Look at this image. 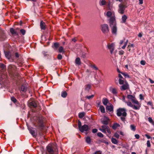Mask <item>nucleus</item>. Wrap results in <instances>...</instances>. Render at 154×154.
<instances>
[{
  "mask_svg": "<svg viewBox=\"0 0 154 154\" xmlns=\"http://www.w3.org/2000/svg\"><path fill=\"white\" fill-rule=\"evenodd\" d=\"M6 68H0V83L3 85L8 82V76L5 71Z\"/></svg>",
  "mask_w": 154,
  "mask_h": 154,
  "instance_id": "nucleus-1",
  "label": "nucleus"
},
{
  "mask_svg": "<svg viewBox=\"0 0 154 154\" xmlns=\"http://www.w3.org/2000/svg\"><path fill=\"white\" fill-rule=\"evenodd\" d=\"M46 154H58L57 149L53 145L49 144L46 147Z\"/></svg>",
  "mask_w": 154,
  "mask_h": 154,
  "instance_id": "nucleus-2",
  "label": "nucleus"
},
{
  "mask_svg": "<svg viewBox=\"0 0 154 154\" xmlns=\"http://www.w3.org/2000/svg\"><path fill=\"white\" fill-rule=\"evenodd\" d=\"M11 68H9L8 69V71L9 74V75L11 78L12 79L16 80L19 78V74L17 72L14 71L12 70Z\"/></svg>",
  "mask_w": 154,
  "mask_h": 154,
  "instance_id": "nucleus-3",
  "label": "nucleus"
},
{
  "mask_svg": "<svg viewBox=\"0 0 154 154\" xmlns=\"http://www.w3.org/2000/svg\"><path fill=\"white\" fill-rule=\"evenodd\" d=\"M106 15L107 17L110 18L109 19V23L116 21L115 15L114 12L108 11Z\"/></svg>",
  "mask_w": 154,
  "mask_h": 154,
  "instance_id": "nucleus-4",
  "label": "nucleus"
},
{
  "mask_svg": "<svg viewBox=\"0 0 154 154\" xmlns=\"http://www.w3.org/2000/svg\"><path fill=\"white\" fill-rule=\"evenodd\" d=\"M109 26L111 28L112 32V34L116 35L117 34V27L116 21H113L109 23Z\"/></svg>",
  "mask_w": 154,
  "mask_h": 154,
  "instance_id": "nucleus-5",
  "label": "nucleus"
},
{
  "mask_svg": "<svg viewBox=\"0 0 154 154\" xmlns=\"http://www.w3.org/2000/svg\"><path fill=\"white\" fill-rule=\"evenodd\" d=\"M126 109L124 108H119L117 110V116H126L127 115Z\"/></svg>",
  "mask_w": 154,
  "mask_h": 154,
  "instance_id": "nucleus-6",
  "label": "nucleus"
},
{
  "mask_svg": "<svg viewBox=\"0 0 154 154\" xmlns=\"http://www.w3.org/2000/svg\"><path fill=\"white\" fill-rule=\"evenodd\" d=\"M100 29L104 34L107 33L109 32L108 26L107 24H103L101 25Z\"/></svg>",
  "mask_w": 154,
  "mask_h": 154,
  "instance_id": "nucleus-7",
  "label": "nucleus"
},
{
  "mask_svg": "<svg viewBox=\"0 0 154 154\" xmlns=\"http://www.w3.org/2000/svg\"><path fill=\"white\" fill-rule=\"evenodd\" d=\"M127 97L133 103L136 105H140L139 102L137 100L135 97L131 95L128 94L127 96Z\"/></svg>",
  "mask_w": 154,
  "mask_h": 154,
  "instance_id": "nucleus-8",
  "label": "nucleus"
},
{
  "mask_svg": "<svg viewBox=\"0 0 154 154\" xmlns=\"http://www.w3.org/2000/svg\"><path fill=\"white\" fill-rule=\"evenodd\" d=\"M126 8V7L125 5L122 4H120L119 5L118 12L121 14H124Z\"/></svg>",
  "mask_w": 154,
  "mask_h": 154,
  "instance_id": "nucleus-9",
  "label": "nucleus"
},
{
  "mask_svg": "<svg viewBox=\"0 0 154 154\" xmlns=\"http://www.w3.org/2000/svg\"><path fill=\"white\" fill-rule=\"evenodd\" d=\"M125 103L128 106L131 107L133 109L135 110H139L140 107V105H133L131 103L130 101L126 102Z\"/></svg>",
  "mask_w": 154,
  "mask_h": 154,
  "instance_id": "nucleus-10",
  "label": "nucleus"
},
{
  "mask_svg": "<svg viewBox=\"0 0 154 154\" xmlns=\"http://www.w3.org/2000/svg\"><path fill=\"white\" fill-rule=\"evenodd\" d=\"M90 128L88 125L85 124L82 125L79 129L82 132H83L84 131H89Z\"/></svg>",
  "mask_w": 154,
  "mask_h": 154,
  "instance_id": "nucleus-11",
  "label": "nucleus"
},
{
  "mask_svg": "<svg viewBox=\"0 0 154 154\" xmlns=\"http://www.w3.org/2000/svg\"><path fill=\"white\" fill-rule=\"evenodd\" d=\"M28 105L29 107H32L34 108H36L37 106V103L34 100H29L28 102Z\"/></svg>",
  "mask_w": 154,
  "mask_h": 154,
  "instance_id": "nucleus-12",
  "label": "nucleus"
},
{
  "mask_svg": "<svg viewBox=\"0 0 154 154\" xmlns=\"http://www.w3.org/2000/svg\"><path fill=\"white\" fill-rule=\"evenodd\" d=\"M6 36L4 31L0 28V40H4Z\"/></svg>",
  "mask_w": 154,
  "mask_h": 154,
  "instance_id": "nucleus-13",
  "label": "nucleus"
},
{
  "mask_svg": "<svg viewBox=\"0 0 154 154\" xmlns=\"http://www.w3.org/2000/svg\"><path fill=\"white\" fill-rule=\"evenodd\" d=\"M107 47L110 50V53L112 54L114 49V44L113 43H109L107 45Z\"/></svg>",
  "mask_w": 154,
  "mask_h": 154,
  "instance_id": "nucleus-14",
  "label": "nucleus"
},
{
  "mask_svg": "<svg viewBox=\"0 0 154 154\" xmlns=\"http://www.w3.org/2000/svg\"><path fill=\"white\" fill-rule=\"evenodd\" d=\"M29 132L33 137H35L36 136L37 134L35 130H34L33 128H28Z\"/></svg>",
  "mask_w": 154,
  "mask_h": 154,
  "instance_id": "nucleus-15",
  "label": "nucleus"
},
{
  "mask_svg": "<svg viewBox=\"0 0 154 154\" xmlns=\"http://www.w3.org/2000/svg\"><path fill=\"white\" fill-rule=\"evenodd\" d=\"M109 119L106 117H104L101 119V122L103 124L107 125L108 123Z\"/></svg>",
  "mask_w": 154,
  "mask_h": 154,
  "instance_id": "nucleus-16",
  "label": "nucleus"
},
{
  "mask_svg": "<svg viewBox=\"0 0 154 154\" xmlns=\"http://www.w3.org/2000/svg\"><path fill=\"white\" fill-rule=\"evenodd\" d=\"M108 127L106 125H103L101 126V128H100L99 130L101 131L102 132L106 133V129Z\"/></svg>",
  "mask_w": 154,
  "mask_h": 154,
  "instance_id": "nucleus-17",
  "label": "nucleus"
},
{
  "mask_svg": "<svg viewBox=\"0 0 154 154\" xmlns=\"http://www.w3.org/2000/svg\"><path fill=\"white\" fill-rule=\"evenodd\" d=\"M46 24L43 21H41L40 23V26L42 30L46 29Z\"/></svg>",
  "mask_w": 154,
  "mask_h": 154,
  "instance_id": "nucleus-18",
  "label": "nucleus"
},
{
  "mask_svg": "<svg viewBox=\"0 0 154 154\" xmlns=\"http://www.w3.org/2000/svg\"><path fill=\"white\" fill-rule=\"evenodd\" d=\"M109 90L114 95H116L117 93V89L115 88L110 87L109 88Z\"/></svg>",
  "mask_w": 154,
  "mask_h": 154,
  "instance_id": "nucleus-19",
  "label": "nucleus"
},
{
  "mask_svg": "<svg viewBox=\"0 0 154 154\" xmlns=\"http://www.w3.org/2000/svg\"><path fill=\"white\" fill-rule=\"evenodd\" d=\"M117 71L118 72L120 73H121L122 74L125 78H129V75L126 73H123L121 72L119 69V68H117Z\"/></svg>",
  "mask_w": 154,
  "mask_h": 154,
  "instance_id": "nucleus-20",
  "label": "nucleus"
},
{
  "mask_svg": "<svg viewBox=\"0 0 154 154\" xmlns=\"http://www.w3.org/2000/svg\"><path fill=\"white\" fill-rule=\"evenodd\" d=\"M91 85L90 84H87L84 87V89L86 91H88L91 88Z\"/></svg>",
  "mask_w": 154,
  "mask_h": 154,
  "instance_id": "nucleus-21",
  "label": "nucleus"
},
{
  "mask_svg": "<svg viewBox=\"0 0 154 154\" xmlns=\"http://www.w3.org/2000/svg\"><path fill=\"white\" fill-rule=\"evenodd\" d=\"M103 104L104 105H106L109 103V100L106 98H103L102 100Z\"/></svg>",
  "mask_w": 154,
  "mask_h": 154,
  "instance_id": "nucleus-22",
  "label": "nucleus"
},
{
  "mask_svg": "<svg viewBox=\"0 0 154 154\" xmlns=\"http://www.w3.org/2000/svg\"><path fill=\"white\" fill-rule=\"evenodd\" d=\"M59 47V44L57 42L54 43V45L52 46V47L54 50H57Z\"/></svg>",
  "mask_w": 154,
  "mask_h": 154,
  "instance_id": "nucleus-23",
  "label": "nucleus"
},
{
  "mask_svg": "<svg viewBox=\"0 0 154 154\" xmlns=\"http://www.w3.org/2000/svg\"><path fill=\"white\" fill-rule=\"evenodd\" d=\"M106 109L108 111L111 112L113 110V106L112 104H111L110 106H107L106 107Z\"/></svg>",
  "mask_w": 154,
  "mask_h": 154,
  "instance_id": "nucleus-24",
  "label": "nucleus"
},
{
  "mask_svg": "<svg viewBox=\"0 0 154 154\" xmlns=\"http://www.w3.org/2000/svg\"><path fill=\"white\" fill-rule=\"evenodd\" d=\"M127 18V16L125 15H123L122 18V23H125L126 22V20Z\"/></svg>",
  "mask_w": 154,
  "mask_h": 154,
  "instance_id": "nucleus-25",
  "label": "nucleus"
},
{
  "mask_svg": "<svg viewBox=\"0 0 154 154\" xmlns=\"http://www.w3.org/2000/svg\"><path fill=\"white\" fill-rule=\"evenodd\" d=\"M27 90V88L23 85L21 86V90L20 91H22L23 92L25 93Z\"/></svg>",
  "mask_w": 154,
  "mask_h": 154,
  "instance_id": "nucleus-26",
  "label": "nucleus"
},
{
  "mask_svg": "<svg viewBox=\"0 0 154 154\" xmlns=\"http://www.w3.org/2000/svg\"><path fill=\"white\" fill-rule=\"evenodd\" d=\"M120 125L119 124L115 123L112 126V128L114 130L116 129L118 127H119Z\"/></svg>",
  "mask_w": 154,
  "mask_h": 154,
  "instance_id": "nucleus-27",
  "label": "nucleus"
},
{
  "mask_svg": "<svg viewBox=\"0 0 154 154\" xmlns=\"http://www.w3.org/2000/svg\"><path fill=\"white\" fill-rule=\"evenodd\" d=\"M106 2L105 0H100L99 1V5L100 6L105 5Z\"/></svg>",
  "mask_w": 154,
  "mask_h": 154,
  "instance_id": "nucleus-28",
  "label": "nucleus"
},
{
  "mask_svg": "<svg viewBox=\"0 0 154 154\" xmlns=\"http://www.w3.org/2000/svg\"><path fill=\"white\" fill-rule=\"evenodd\" d=\"M128 88L127 85H123L121 87L120 89L121 90H125Z\"/></svg>",
  "mask_w": 154,
  "mask_h": 154,
  "instance_id": "nucleus-29",
  "label": "nucleus"
},
{
  "mask_svg": "<svg viewBox=\"0 0 154 154\" xmlns=\"http://www.w3.org/2000/svg\"><path fill=\"white\" fill-rule=\"evenodd\" d=\"M114 137L118 139L119 137V131L116 132L114 134Z\"/></svg>",
  "mask_w": 154,
  "mask_h": 154,
  "instance_id": "nucleus-30",
  "label": "nucleus"
},
{
  "mask_svg": "<svg viewBox=\"0 0 154 154\" xmlns=\"http://www.w3.org/2000/svg\"><path fill=\"white\" fill-rule=\"evenodd\" d=\"M86 142L88 144H90L91 142V139L90 137L89 136L86 137L85 138Z\"/></svg>",
  "mask_w": 154,
  "mask_h": 154,
  "instance_id": "nucleus-31",
  "label": "nucleus"
},
{
  "mask_svg": "<svg viewBox=\"0 0 154 154\" xmlns=\"http://www.w3.org/2000/svg\"><path fill=\"white\" fill-rule=\"evenodd\" d=\"M111 141L112 143L114 144H117L118 143L117 140L113 137H112L111 138Z\"/></svg>",
  "mask_w": 154,
  "mask_h": 154,
  "instance_id": "nucleus-32",
  "label": "nucleus"
},
{
  "mask_svg": "<svg viewBox=\"0 0 154 154\" xmlns=\"http://www.w3.org/2000/svg\"><path fill=\"white\" fill-rule=\"evenodd\" d=\"M100 111L103 113H104L105 112V108L103 106H101L100 107Z\"/></svg>",
  "mask_w": 154,
  "mask_h": 154,
  "instance_id": "nucleus-33",
  "label": "nucleus"
},
{
  "mask_svg": "<svg viewBox=\"0 0 154 154\" xmlns=\"http://www.w3.org/2000/svg\"><path fill=\"white\" fill-rule=\"evenodd\" d=\"M130 128L133 131H134L136 130V126L134 125L131 124L130 125Z\"/></svg>",
  "mask_w": 154,
  "mask_h": 154,
  "instance_id": "nucleus-34",
  "label": "nucleus"
},
{
  "mask_svg": "<svg viewBox=\"0 0 154 154\" xmlns=\"http://www.w3.org/2000/svg\"><path fill=\"white\" fill-rule=\"evenodd\" d=\"M67 94L66 92L65 91H64L62 92L61 96L62 97L65 98L67 96Z\"/></svg>",
  "mask_w": 154,
  "mask_h": 154,
  "instance_id": "nucleus-35",
  "label": "nucleus"
},
{
  "mask_svg": "<svg viewBox=\"0 0 154 154\" xmlns=\"http://www.w3.org/2000/svg\"><path fill=\"white\" fill-rule=\"evenodd\" d=\"M10 32L12 34H16L17 32L13 28H11L10 29Z\"/></svg>",
  "mask_w": 154,
  "mask_h": 154,
  "instance_id": "nucleus-36",
  "label": "nucleus"
},
{
  "mask_svg": "<svg viewBox=\"0 0 154 154\" xmlns=\"http://www.w3.org/2000/svg\"><path fill=\"white\" fill-rule=\"evenodd\" d=\"M85 115V113L84 112H80L79 113V116L80 118H83Z\"/></svg>",
  "mask_w": 154,
  "mask_h": 154,
  "instance_id": "nucleus-37",
  "label": "nucleus"
},
{
  "mask_svg": "<svg viewBox=\"0 0 154 154\" xmlns=\"http://www.w3.org/2000/svg\"><path fill=\"white\" fill-rule=\"evenodd\" d=\"M75 63L76 64L79 65L80 64V59L79 58H77L75 60Z\"/></svg>",
  "mask_w": 154,
  "mask_h": 154,
  "instance_id": "nucleus-38",
  "label": "nucleus"
},
{
  "mask_svg": "<svg viewBox=\"0 0 154 154\" xmlns=\"http://www.w3.org/2000/svg\"><path fill=\"white\" fill-rule=\"evenodd\" d=\"M148 120L149 122L152 125H154V122L153 121L152 118L151 117H149L148 118Z\"/></svg>",
  "mask_w": 154,
  "mask_h": 154,
  "instance_id": "nucleus-39",
  "label": "nucleus"
},
{
  "mask_svg": "<svg viewBox=\"0 0 154 154\" xmlns=\"http://www.w3.org/2000/svg\"><path fill=\"white\" fill-rule=\"evenodd\" d=\"M5 54L6 57L8 59H10L11 56L10 55V53L9 52H5Z\"/></svg>",
  "mask_w": 154,
  "mask_h": 154,
  "instance_id": "nucleus-40",
  "label": "nucleus"
},
{
  "mask_svg": "<svg viewBox=\"0 0 154 154\" xmlns=\"http://www.w3.org/2000/svg\"><path fill=\"white\" fill-rule=\"evenodd\" d=\"M119 83L120 85H122L124 83V80L123 79H119Z\"/></svg>",
  "mask_w": 154,
  "mask_h": 154,
  "instance_id": "nucleus-41",
  "label": "nucleus"
},
{
  "mask_svg": "<svg viewBox=\"0 0 154 154\" xmlns=\"http://www.w3.org/2000/svg\"><path fill=\"white\" fill-rule=\"evenodd\" d=\"M58 50L59 52L60 53H63L64 52L63 50V48L62 46H60L59 47Z\"/></svg>",
  "mask_w": 154,
  "mask_h": 154,
  "instance_id": "nucleus-42",
  "label": "nucleus"
},
{
  "mask_svg": "<svg viewBox=\"0 0 154 154\" xmlns=\"http://www.w3.org/2000/svg\"><path fill=\"white\" fill-rule=\"evenodd\" d=\"M20 32L23 35H24L26 33V31L25 29H22L20 30Z\"/></svg>",
  "mask_w": 154,
  "mask_h": 154,
  "instance_id": "nucleus-43",
  "label": "nucleus"
},
{
  "mask_svg": "<svg viewBox=\"0 0 154 154\" xmlns=\"http://www.w3.org/2000/svg\"><path fill=\"white\" fill-rule=\"evenodd\" d=\"M94 97V95H92L90 96H86V97L88 99H90L91 98H93Z\"/></svg>",
  "mask_w": 154,
  "mask_h": 154,
  "instance_id": "nucleus-44",
  "label": "nucleus"
},
{
  "mask_svg": "<svg viewBox=\"0 0 154 154\" xmlns=\"http://www.w3.org/2000/svg\"><path fill=\"white\" fill-rule=\"evenodd\" d=\"M78 126L79 128H79L82 127V123L80 121H78Z\"/></svg>",
  "mask_w": 154,
  "mask_h": 154,
  "instance_id": "nucleus-45",
  "label": "nucleus"
},
{
  "mask_svg": "<svg viewBox=\"0 0 154 154\" xmlns=\"http://www.w3.org/2000/svg\"><path fill=\"white\" fill-rule=\"evenodd\" d=\"M97 135L98 136L101 137H103V134L100 132L98 133L97 134Z\"/></svg>",
  "mask_w": 154,
  "mask_h": 154,
  "instance_id": "nucleus-46",
  "label": "nucleus"
},
{
  "mask_svg": "<svg viewBox=\"0 0 154 154\" xmlns=\"http://www.w3.org/2000/svg\"><path fill=\"white\" fill-rule=\"evenodd\" d=\"M11 100L13 102H14V103H16V102L17 101V100H16V99L14 97H11Z\"/></svg>",
  "mask_w": 154,
  "mask_h": 154,
  "instance_id": "nucleus-47",
  "label": "nucleus"
},
{
  "mask_svg": "<svg viewBox=\"0 0 154 154\" xmlns=\"http://www.w3.org/2000/svg\"><path fill=\"white\" fill-rule=\"evenodd\" d=\"M146 144L147 147H149L151 146V144L149 140H148L147 141Z\"/></svg>",
  "mask_w": 154,
  "mask_h": 154,
  "instance_id": "nucleus-48",
  "label": "nucleus"
},
{
  "mask_svg": "<svg viewBox=\"0 0 154 154\" xmlns=\"http://www.w3.org/2000/svg\"><path fill=\"white\" fill-rule=\"evenodd\" d=\"M94 154H102V152L100 150L97 151L95 152Z\"/></svg>",
  "mask_w": 154,
  "mask_h": 154,
  "instance_id": "nucleus-49",
  "label": "nucleus"
},
{
  "mask_svg": "<svg viewBox=\"0 0 154 154\" xmlns=\"http://www.w3.org/2000/svg\"><path fill=\"white\" fill-rule=\"evenodd\" d=\"M62 56L60 54H59L57 56V58L59 60H61L62 59Z\"/></svg>",
  "mask_w": 154,
  "mask_h": 154,
  "instance_id": "nucleus-50",
  "label": "nucleus"
},
{
  "mask_svg": "<svg viewBox=\"0 0 154 154\" xmlns=\"http://www.w3.org/2000/svg\"><path fill=\"white\" fill-rule=\"evenodd\" d=\"M90 67H97V66H95V64H90Z\"/></svg>",
  "mask_w": 154,
  "mask_h": 154,
  "instance_id": "nucleus-51",
  "label": "nucleus"
},
{
  "mask_svg": "<svg viewBox=\"0 0 154 154\" xmlns=\"http://www.w3.org/2000/svg\"><path fill=\"white\" fill-rule=\"evenodd\" d=\"M145 63L146 62L144 60H142L140 61V64L142 65H145Z\"/></svg>",
  "mask_w": 154,
  "mask_h": 154,
  "instance_id": "nucleus-52",
  "label": "nucleus"
},
{
  "mask_svg": "<svg viewBox=\"0 0 154 154\" xmlns=\"http://www.w3.org/2000/svg\"><path fill=\"white\" fill-rule=\"evenodd\" d=\"M47 52H45V51H43L42 52V53L44 55V57H48V55L47 53Z\"/></svg>",
  "mask_w": 154,
  "mask_h": 154,
  "instance_id": "nucleus-53",
  "label": "nucleus"
},
{
  "mask_svg": "<svg viewBox=\"0 0 154 154\" xmlns=\"http://www.w3.org/2000/svg\"><path fill=\"white\" fill-rule=\"evenodd\" d=\"M6 67V66L3 64L2 63H0V67Z\"/></svg>",
  "mask_w": 154,
  "mask_h": 154,
  "instance_id": "nucleus-54",
  "label": "nucleus"
},
{
  "mask_svg": "<svg viewBox=\"0 0 154 154\" xmlns=\"http://www.w3.org/2000/svg\"><path fill=\"white\" fill-rule=\"evenodd\" d=\"M97 131V130L96 129H94L92 130V132L94 133H96Z\"/></svg>",
  "mask_w": 154,
  "mask_h": 154,
  "instance_id": "nucleus-55",
  "label": "nucleus"
},
{
  "mask_svg": "<svg viewBox=\"0 0 154 154\" xmlns=\"http://www.w3.org/2000/svg\"><path fill=\"white\" fill-rule=\"evenodd\" d=\"M124 53V52L123 50H120L119 51V54L120 55H122Z\"/></svg>",
  "mask_w": 154,
  "mask_h": 154,
  "instance_id": "nucleus-56",
  "label": "nucleus"
},
{
  "mask_svg": "<svg viewBox=\"0 0 154 154\" xmlns=\"http://www.w3.org/2000/svg\"><path fill=\"white\" fill-rule=\"evenodd\" d=\"M135 137L137 139H138L140 138V136L138 134H136L135 135Z\"/></svg>",
  "mask_w": 154,
  "mask_h": 154,
  "instance_id": "nucleus-57",
  "label": "nucleus"
},
{
  "mask_svg": "<svg viewBox=\"0 0 154 154\" xmlns=\"http://www.w3.org/2000/svg\"><path fill=\"white\" fill-rule=\"evenodd\" d=\"M106 131L109 133H111V131L109 127H108L106 129Z\"/></svg>",
  "mask_w": 154,
  "mask_h": 154,
  "instance_id": "nucleus-58",
  "label": "nucleus"
},
{
  "mask_svg": "<svg viewBox=\"0 0 154 154\" xmlns=\"http://www.w3.org/2000/svg\"><path fill=\"white\" fill-rule=\"evenodd\" d=\"M145 136L148 139H149L151 138V137L150 136L148 135L147 134H146L145 135Z\"/></svg>",
  "mask_w": 154,
  "mask_h": 154,
  "instance_id": "nucleus-59",
  "label": "nucleus"
},
{
  "mask_svg": "<svg viewBox=\"0 0 154 154\" xmlns=\"http://www.w3.org/2000/svg\"><path fill=\"white\" fill-rule=\"evenodd\" d=\"M15 56L17 58L19 57V54L18 53L16 52L15 54Z\"/></svg>",
  "mask_w": 154,
  "mask_h": 154,
  "instance_id": "nucleus-60",
  "label": "nucleus"
},
{
  "mask_svg": "<svg viewBox=\"0 0 154 154\" xmlns=\"http://www.w3.org/2000/svg\"><path fill=\"white\" fill-rule=\"evenodd\" d=\"M134 46V45L133 44H131L129 45L128 46V48H130L131 47H133Z\"/></svg>",
  "mask_w": 154,
  "mask_h": 154,
  "instance_id": "nucleus-61",
  "label": "nucleus"
},
{
  "mask_svg": "<svg viewBox=\"0 0 154 154\" xmlns=\"http://www.w3.org/2000/svg\"><path fill=\"white\" fill-rule=\"evenodd\" d=\"M119 134H120L121 135L123 136L124 135V134L123 132L120 131H119Z\"/></svg>",
  "mask_w": 154,
  "mask_h": 154,
  "instance_id": "nucleus-62",
  "label": "nucleus"
},
{
  "mask_svg": "<svg viewBox=\"0 0 154 154\" xmlns=\"http://www.w3.org/2000/svg\"><path fill=\"white\" fill-rule=\"evenodd\" d=\"M149 79L150 82L151 83L153 84V83H154V81H153V80H152L150 79Z\"/></svg>",
  "mask_w": 154,
  "mask_h": 154,
  "instance_id": "nucleus-63",
  "label": "nucleus"
},
{
  "mask_svg": "<svg viewBox=\"0 0 154 154\" xmlns=\"http://www.w3.org/2000/svg\"><path fill=\"white\" fill-rule=\"evenodd\" d=\"M140 98V100H143V96L141 94H140L139 95Z\"/></svg>",
  "mask_w": 154,
  "mask_h": 154,
  "instance_id": "nucleus-64",
  "label": "nucleus"
}]
</instances>
